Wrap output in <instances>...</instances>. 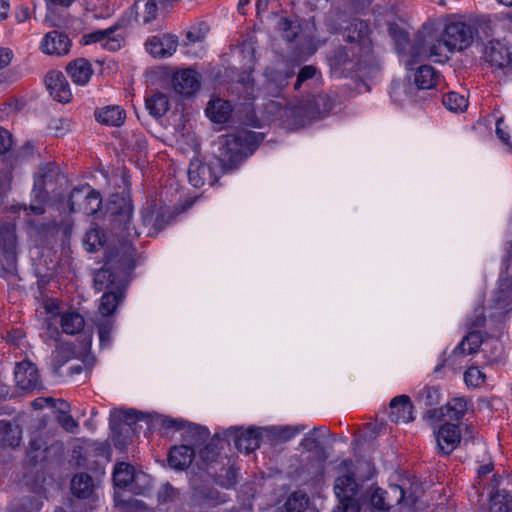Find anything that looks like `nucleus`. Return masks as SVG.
I'll use <instances>...</instances> for the list:
<instances>
[{"mask_svg":"<svg viewBox=\"0 0 512 512\" xmlns=\"http://www.w3.org/2000/svg\"><path fill=\"white\" fill-rule=\"evenodd\" d=\"M72 42L67 34L58 30L46 33L40 43V50L51 56H65L70 52Z\"/></svg>","mask_w":512,"mask_h":512,"instance_id":"9d476101","label":"nucleus"},{"mask_svg":"<svg viewBox=\"0 0 512 512\" xmlns=\"http://www.w3.org/2000/svg\"><path fill=\"white\" fill-rule=\"evenodd\" d=\"M505 126H509V123H505L504 119H498L496 123V134L505 143L509 144L510 135L508 129Z\"/></svg>","mask_w":512,"mask_h":512,"instance_id":"13d9d810","label":"nucleus"},{"mask_svg":"<svg viewBox=\"0 0 512 512\" xmlns=\"http://www.w3.org/2000/svg\"><path fill=\"white\" fill-rule=\"evenodd\" d=\"M172 86L175 92L190 96L200 87V77L193 69H183L174 73Z\"/></svg>","mask_w":512,"mask_h":512,"instance_id":"2eb2a0df","label":"nucleus"},{"mask_svg":"<svg viewBox=\"0 0 512 512\" xmlns=\"http://www.w3.org/2000/svg\"><path fill=\"white\" fill-rule=\"evenodd\" d=\"M93 490V480L85 473L77 474L71 480V491L79 498H87Z\"/></svg>","mask_w":512,"mask_h":512,"instance_id":"2f4dec72","label":"nucleus"},{"mask_svg":"<svg viewBox=\"0 0 512 512\" xmlns=\"http://www.w3.org/2000/svg\"><path fill=\"white\" fill-rule=\"evenodd\" d=\"M193 499L198 503L218 505L226 501V496L212 487L199 485L193 488Z\"/></svg>","mask_w":512,"mask_h":512,"instance_id":"bb28decb","label":"nucleus"},{"mask_svg":"<svg viewBox=\"0 0 512 512\" xmlns=\"http://www.w3.org/2000/svg\"><path fill=\"white\" fill-rule=\"evenodd\" d=\"M334 491L339 500L335 512H360V505L356 499L358 484L353 474L347 473L337 477Z\"/></svg>","mask_w":512,"mask_h":512,"instance_id":"20e7f679","label":"nucleus"},{"mask_svg":"<svg viewBox=\"0 0 512 512\" xmlns=\"http://www.w3.org/2000/svg\"><path fill=\"white\" fill-rule=\"evenodd\" d=\"M388 32L397 46L403 47L408 43V33L397 24H389Z\"/></svg>","mask_w":512,"mask_h":512,"instance_id":"603ef678","label":"nucleus"},{"mask_svg":"<svg viewBox=\"0 0 512 512\" xmlns=\"http://www.w3.org/2000/svg\"><path fill=\"white\" fill-rule=\"evenodd\" d=\"M13 146V136L9 130L0 127V154H5Z\"/></svg>","mask_w":512,"mask_h":512,"instance_id":"6e6d98bb","label":"nucleus"},{"mask_svg":"<svg viewBox=\"0 0 512 512\" xmlns=\"http://www.w3.org/2000/svg\"><path fill=\"white\" fill-rule=\"evenodd\" d=\"M383 494H384V489L379 488V487H371L370 491H369V499H370L371 505L374 508H376L378 510H382V511H387L389 509H388V506L385 505L386 498H384Z\"/></svg>","mask_w":512,"mask_h":512,"instance_id":"8fccbe9b","label":"nucleus"},{"mask_svg":"<svg viewBox=\"0 0 512 512\" xmlns=\"http://www.w3.org/2000/svg\"><path fill=\"white\" fill-rule=\"evenodd\" d=\"M224 474H220L216 477L215 482L225 488L232 487L236 483V473L232 467L224 468Z\"/></svg>","mask_w":512,"mask_h":512,"instance_id":"864d4df0","label":"nucleus"},{"mask_svg":"<svg viewBox=\"0 0 512 512\" xmlns=\"http://www.w3.org/2000/svg\"><path fill=\"white\" fill-rule=\"evenodd\" d=\"M136 250L130 245H122L111 249L106 255V265L111 267L123 281L136 266Z\"/></svg>","mask_w":512,"mask_h":512,"instance_id":"0eeeda50","label":"nucleus"},{"mask_svg":"<svg viewBox=\"0 0 512 512\" xmlns=\"http://www.w3.org/2000/svg\"><path fill=\"white\" fill-rule=\"evenodd\" d=\"M254 140L255 133L248 130L220 136L216 157L222 169L227 171L235 168L246 156V151Z\"/></svg>","mask_w":512,"mask_h":512,"instance_id":"f257e3e1","label":"nucleus"},{"mask_svg":"<svg viewBox=\"0 0 512 512\" xmlns=\"http://www.w3.org/2000/svg\"><path fill=\"white\" fill-rule=\"evenodd\" d=\"M465 383L470 387H479L486 381V375L478 367H470L464 374Z\"/></svg>","mask_w":512,"mask_h":512,"instance_id":"de8ad7c7","label":"nucleus"},{"mask_svg":"<svg viewBox=\"0 0 512 512\" xmlns=\"http://www.w3.org/2000/svg\"><path fill=\"white\" fill-rule=\"evenodd\" d=\"M389 419L395 423H408L414 419L412 403L407 395L394 397L389 405Z\"/></svg>","mask_w":512,"mask_h":512,"instance_id":"6ab92c4d","label":"nucleus"},{"mask_svg":"<svg viewBox=\"0 0 512 512\" xmlns=\"http://www.w3.org/2000/svg\"><path fill=\"white\" fill-rule=\"evenodd\" d=\"M119 296L114 292L105 293L99 305V313L103 317H108L113 314L119 304Z\"/></svg>","mask_w":512,"mask_h":512,"instance_id":"37998d69","label":"nucleus"},{"mask_svg":"<svg viewBox=\"0 0 512 512\" xmlns=\"http://www.w3.org/2000/svg\"><path fill=\"white\" fill-rule=\"evenodd\" d=\"M481 343V336L478 332H471L463 338L461 343L455 348L454 353L469 355L474 353Z\"/></svg>","mask_w":512,"mask_h":512,"instance_id":"4c0bfd02","label":"nucleus"},{"mask_svg":"<svg viewBox=\"0 0 512 512\" xmlns=\"http://www.w3.org/2000/svg\"><path fill=\"white\" fill-rule=\"evenodd\" d=\"M66 71L72 81L81 86L86 85L93 75V68L90 62L85 58H77L68 63Z\"/></svg>","mask_w":512,"mask_h":512,"instance_id":"412c9836","label":"nucleus"},{"mask_svg":"<svg viewBox=\"0 0 512 512\" xmlns=\"http://www.w3.org/2000/svg\"><path fill=\"white\" fill-rule=\"evenodd\" d=\"M62 331L66 334L74 335L80 334L85 342V347H89L92 340V331L85 330V322H57Z\"/></svg>","mask_w":512,"mask_h":512,"instance_id":"f704fd0d","label":"nucleus"},{"mask_svg":"<svg viewBox=\"0 0 512 512\" xmlns=\"http://www.w3.org/2000/svg\"><path fill=\"white\" fill-rule=\"evenodd\" d=\"M442 102L445 107L454 112L464 111L468 106L466 97L457 92H449L445 94Z\"/></svg>","mask_w":512,"mask_h":512,"instance_id":"ea45409f","label":"nucleus"},{"mask_svg":"<svg viewBox=\"0 0 512 512\" xmlns=\"http://www.w3.org/2000/svg\"><path fill=\"white\" fill-rule=\"evenodd\" d=\"M26 222L29 227L38 234L44 233L50 229V225L48 223H36L32 219H27Z\"/></svg>","mask_w":512,"mask_h":512,"instance_id":"e2e57ef3","label":"nucleus"},{"mask_svg":"<svg viewBox=\"0 0 512 512\" xmlns=\"http://www.w3.org/2000/svg\"><path fill=\"white\" fill-rule=\"evenodd\" d=\"M454 50L443 38L442 32H429L422 40L419 55L424 59H429L436 63H445L450 59Z\"/></svg>","mask_w":512,"mask_h":512,"instance_id":"423d86ee","label":"nucleus"},{"mask_svg":"<svg viewBox=\"0 0 512 512\" xmlns=\"http://www.w3.org/2000/svg\"><path fill=\"white\" fill-rule=\"evenodd\" d=\"M416 399L420 404L426 407H432L439 403V389L437 387L426 386L418 393Z\"/></svg>","mask_w":512,"mask_h":512,"instance_id":"79ce46f5","label":"nucleus"},{"mask_svg":"<svg viewBox=\"0 0 512 512\" xmlns=\"http://www.w3.org/2000/svg\"><path fill=\"white\" fill-rule=\"evenodd\" d=\"M22 103L18 99L9 98L0 105V121L3 122L17 114L22 109Z\"/></svg>","mask_w":512,"mask_h":512,"instance_id":"49530a36","label":"nucleus"},{"mask_svg":"<svg viewBox=\"0 0 512 512\" xmlns=\"http://www.w3.org/2000/svg\"><path fill=\"white\" fill-rule=\"evenodd\" d=\"M468 411V402L463 397L451 399L441 408H432L426 412V417L434 422L441 421L444 417L451 420H460Z\"/></svg>","mask_w":512,"mask_h":512,"instance_id":"1a4fd4ad","label":"nucleus"},{"mask_svg":"<svg viewBox=\"0 0 512 512\" xmlns=\"http://www.w3.org/2000/svg\"><path fill=\"white\" fill-rule=\"evenodd\" d=\"M309 497L302 491L292 493L284 503L286 512H304L308 508Z\"/></svg>","mask_w":512,"mask_h":512,"instance_id":"c9c22d12","label":"nucleus"},{"mask_svg":"<svg viewBox=\"0 0 512 512\" xmlns=\"http://www.w3.org/2000/svg\"><path fill=\"white\" fill-rule=\"evenodd\" d=\"M316 72L317 69L312 65H306L302 67L297 75L294 88L298 90L301 87L302 83L309 79H312L316 75Z\"/></svg>","mask_w":512,"mask_h":512,"instance_id":"5fc2aeb1","label":"nucleus"},{"mask_svg":"<svg viewBox=\"0 0 512 512\" xmlns=\"http://www.w3.org/2000/svg\"><path fill=\"white\" fill-rule=\"evenodd\" d=\"M45 83L50 95L54 100L61 103H68L72 99V93L65 75L58 70L47 73Z\"/></svg>","mask_w":512,"mask_h":512,"instance_id":"f8f14e48","label":"nucleus"},{"mask_svg":"<svg viewBox=\"0 0 512 512\" xmlns=\"http://www.w3.org/2000/svg\"><path fill=\"white\" fill-rule=\"evenodd\" d=\"M15 381L23 390L35 389L39 384L37 367L30 361H22L15 368Z\"/></svg>","mask_w":512,"mask_h":512,"instance_id":"f3484780","label":"nucleus"},{"mask_svg":"<svg viewBox=\"0 0 512 512\" xmlns=\"http://www.w3.org/2000/svg\"><path fill=\"white\" fill-rule=\"evenodd\" d=\"M145 106L150 115L160 118L169 110V99L164 93L157 92L146 98Z\"/></svg>","mask_w":512,"mask_h":512,"instance_id":"cd10ccee","label":"nucleus"},{"mask_svg":"<svg viewBox=\"0 0 512 512\" xmlns=\"http://www.w3.org/2000/svg\"><path fill=\"white\" fill-rule=\"evenodd\" d=\"M483 59L490 66L503 68L511 61L508 48L499 40L488 41L483 48Z\"/></svg>","mask_w":512,"mask_h":512,"instance_id":"4468645a","label":"nucleus"},{"mask_svg":"<svg viewBox=\"0 0 512 512\" xmlns=\"http://www.w3.org/2000/svg\"><path fill=\"white\" fill-rule=\"evenodd\" d=\"M102 198L99 192L89 185L74 188L69 196L71 212L93 215L101 208Z\"/></svg>","mask_w":512,"mask_h":512,"instance_id":"39448f33","label":"nucleus"},{"mask_svg":"<svg viewBox=\"0 0 512 512\" xmlns=\"http://www.w3.org/2000/svg\"><path fill=\"white\" fill-rule=\"evenodd\" d=\"M160 424L166 430L180 431V430H183L186 428H188V431L192 430L191 424H189L183 420L174 419V418H170V417H162L160 419Z\"/></svg>","mask_w":512,"mask_h":512,"instance_id":"3c124183","label":"nucleus"},{"mask_svg":"<svg viewBox=\"0 0 512 512\" xmlns=\"http://www.w3.org/2000/svg\"><path fill=\"white\" fill-rule=\"evenodd\" d=\"M50 407L54 408L58 415L67 414L70 411V404L62 399L51 398Z\"/></svg>","mask_w":512,"mask_h":512,"instance_id":"bf43d9fd","label":"nucleus"},{"mask_svg":"<svg viewBox=\"0 0 512 512\" xmlns=\"http://www.w3.org/2000/svg\"><path fill=\"white\" fill-rule=\"evenodd\" d=\"M41 310H43L47 318L50 319L60 317V320H84L82 315L74 311L62 300L54 297H43L37 312Z\"/></svg>","mask_w":512,"mask_h":512,"instance_id":"6e6552de","label":"nucleus"},{"mask_svg":"<svg viewBox=\"0 0 512 512\" xmlns=\"http://www.w3.org/2000/svg\"><path fill=\"white\" fill-rule=\"evenodd\" d=\"M111 327L107 323H103L99 326V338L101 344H108L110 341Z\"/></svg>","mask_w":512,"mask_h":512,"instance_id":"680f3d73","label":"nucleus"},{"mask_svg":"<svg viewBox=\"0 0 512 512\" xmlns=\"http://www.w3.org/2000/svg\"><path fill=\"white\" fill-rule=\"evenodd\" d=\"M16 246V227L11 223L0 224V254L12 253Z\"/></svg>","mask_w":512,"mask_h":512,"instance_id":"c85d7f7f","label":"nucleus"},{"mask_svg":"<svg viewBox=\"0 0 512 512\" xmlns=\"http://www.w3.org/2000/svg\"><path fill=\"white\" fill-rule=\"evenodd\" d=\"M124 201V207L122 209V211L120 212V216H122L126 221H129L131 215H132V205L130 203V201H126L125 199H123Z\"/></svg>","mask_w":512,"mask_h":512,"instance_id":"774afa93","label":"nucleus"},{"mask_svg":"<svg viewBox=\"0 0 512 512\" xmlns=\"http://www.w3.org/2000/svg\"><path fill=\"white\" fill-rule=\"evenodd\" d=\"M113 480L118 487H127L134 480V468L127 463H119L115 466Z\"/></svg>","mask_w":512,"mask_h":512,"instance_id":"72a5a7b5","label":"nucleus"},{"mask_svg":"<svg viewBox=\"0 0 512 512\" xmlns=\"http://www.w3.org/2000/svg\"><path fill=\"white\" fill-rule=\"evenodd\" d=\"M105 242L104 233L98 228L93 227L85 234L84 244L88 252H96L103 247Z\"/></svg>","mask_w":512,"mask_h":512,"instance_id":"e433bc0d","label":"nucleus"},{"mask_svg":"<svg viewBox=\"0 0 512 512\" xmlns=\"http://www.w3.org/2000/svg\"><path fill=\"white\" fill-rule=\"evenodd\" d=\"M194 456L195 450L191 446H175L169 452L168 462L171 467L184 470L192 463Z\"/></svg>","mask_w":512,"mask_h":512,"instance_id":"5701e85b","label":"nucleus"},{"mask_svg":"<svg viewBox=\"0 0 512 512\" xmlns=\"http://www.w3.org/2000/svg\"><path fill=\"white\" fill-rule=\"evenodd\" d=\"M51 397H47V398H44V397H40V398H37L35 399L33 402H32V406L34 409L38 410V409H42L44 408L45 406H49L51 405Z\"/></svg>","mask_w":512,"mask_h":512,"instance_id":"338daca9","label":"nucleus"},{"mask_svg":"<svg viewBox=\"0 0 512 512\" xmlns=\"http://www.w3.org/2000/svg\"><path fill=\"white\" fill-rule=\"evenodd\" d=\"M490 512H512V498L508 494L495 493L490 498Z\"/></svg>","mask_w":512,"mask_h":512,"instance_id":"58836bf2","label":"nucleus"},{"mask_svg":"<svg viewBox=\"0 0 512 512\" xmlns=\"http://www.w3.org/2000/svg\"><path fill=\"white\" fill-rule=\"evenodd\" d=\"M13 59V52L9 48L0 47V70L7 67Z\"/></svg>","mask_w":512,"mask_h":512,"instance_id":"052dcab7","label":"nucleus"},{"mask_svg":"<svg viewBox=\"0 0 512 512\" xmlns=\"http://www.w3.org/2000/svg\"><path fill=\"white\" fill-rule=\"evenodd\" d=\"M228 436L233 438L234 445L239 451L246 453L254 451L260 444V432L255 428H231L228 430Z\"/></svg>","mask_w":512,"mask_h":512,"instance_id":"dca6fc26","label":"nucleus"},{"mask_svg":"<svg viewBox=\"0 0 512 512\" xmlns=\"http://www.w3.org/2000/svg\"><path fill=\"white\" fill-rule=\"evenodd\" d=\"M96 120L107 126L119 127L126 118V112L118 105H108L95 110Z\"/></svg>","mask_w":512,"mask_h":512,"instance_id":"4be33fe9","label":"nucleus"},{"mask_svg":"<svg viewBox=\"0 0 512 512\" xmlns=\"http://www.w3.org/2000/svg\"><path fill=\"white\" fill-rule=\"evenodd\" d=\"M165 0H147L141 17L144 23H150L155 20L158 14L159 6L164 5Z\"/></svg>","mask_w":512,"mask_h":512,"instance_id":"09e8293b","label":"nucleus"},{"mask_svg":"<svg viewBox=\"0 0 512 512\" xmlns=\"http://www.w3.org/2000/svg\"><path fill=\"white\" fill-rule=\"evenodd\" d=\"M116 29L117 28L115 26H113V27H109L107 29L96 30V31L84 34L82 36L80 42L83 45H89L92 43H97V42L107 40L106 45H108L111 41L112 43H111L110 47L114 49L116 46H119V43H117L115 40H113L111 38L112 34L116 31Z\"/></svg>","mask_w":512,"mask_h":512,"instance_id":"473e14b6","label":"nucleus"},{"mask_svg":"<svg viewBox=\"0 0 512 512\" xmlns=\"http://www.w3.org/2000/svg\"><path fill=\"white\" fill-rule=\"evenodd\" d=\"M15 17L19 23L25 22L30 17V11L27 6H19L16 9Z\"/></svg>","mask_w":512,"mask_h":512,"instance_id":"0e129e2a","label":"nucleus"},{"mask_svg":"<svg viewBox=\"0 0 512 512\" xmlns=\"http://www.w3.org/2000/svg\"><path fill=\"white\" fill-rule=\"evenodd\" d=\"M30 448L34 451L45 450L46 443L38 436H35L30 441Z\"/></svg>","mask_w":512,"mask_h":512,"instance_id":"69168bd1","label":"nucleus"},{"mask_svg":"<svg viewBox=\"0 0 512 512\" xmlns=\"http://www.w3.org/2000/svg\"><path fill=\"white\" fill-rule=\"evenodd\" d=\"M490 308L495 310L491 317H504L512 311V281L501 282L491 300Z\"/></svg>","mask_w":512,"mask_h":512,"instance_id":"ddd939ff","label":"nucleus"},{"mask_svg":"<svg viewBox=\"0 0 512 512\" xmlns=\"http://www.w3.org/2000/svg\"><path fill=\"white\" fill-rule=\"evenodd\" d=\"M121 281L122 280L116 275L115 271L109 267V265H106V263L95 273L94 277V285L99 291L110 289L116 283Z\"/></svg>","mask_w":512,"mask_h":512,"instance_id":"c756f323","label":"nucleus"},{"mask_svg":"<svg viewBox=\"0 0 512 512\" xmlns=\"http://www.w3.org/2000/svg\"><path fill=\"white\" fill-rule=\"evenodd\" d=\"M474 34V27L461 16L450 15L444 21L442 36L454 52L469 48L474 41Z\"/></svg>","mask_w":512,"mask_h":512,"instance_id":"f03ea898","label":"nucleus"},{"mask_svg":"<svg viewBox=\"0 0 512 512\" xmlns=\"http://www.w3.org/2000/svg\"><path fill=\"white\" fill-rule=\"evenodd\" d=\"M277 28L282 33V37L289 42L293 41L299 32V27L287 18H280Z\"/></svg>","mask_w":512,"mask_h":512,"instance_id":"a18cd8bd","label":"nucleus"},{"mask_svg":"<svg viewBox=\"0 0 512 512\" xmlns=\"http://www.w3.org/2000/svg\"><path fill=\"white\" fill-rule=\"evenodd\" d=\"M306 427L302 425L297 426H274L268 428L267 436L273 445H280L288 442L296 435L301 433Z\"/></svg>","mask_w":512,"mask_h":512,"instance_id":"b1692460","label":"nucleus"},{"mask_svg":"<svg viewBox=\"0 0 512 512\" xmlns=\"http://www.w3.org/2000/svg\"><path fill=\"white\" fill-rule=\"evenodd\" d=\"M208 32L209 27L204 22L191 26L189 30L186 32V44H195L203 41Z\"/></svg>","mask_w":512,"mask_h":512,"instance_id":"c03bdc74","label":"nucleus"},{"mask_svg":"<svg viewBox=\"0 0 512 512\" xmlns=\"http://www.w3.org/2000/svg\"><path fill=\"white\" fill-rule=\"evenodd\" d=\"M232 112L231 104L221 98L212 99L206 107V115L216 123L226 122Z\"/></svg>","mask_w":512,"mask_h":512,"instance_id":"393cba45","label":"nucleus"},{"mask_svg":"<svg viewBox=\"0 0 512 512\" xmlns=\"http://www.w3.org/2000/svg\"><path fill=\"white\" fill-rule=\"evenodd\" d=\"M188 179L190 184L196 188H200L206 183L213 184L215 181L210 166L198 159H194L190 162L188 168Z\"/></svg>","mask_w":512,"mask_h":512,"instance_id":"aec40b11","label":"nucleus"},{"mask_svg":"<svg viewBox=\"0 0 512 512\" xmlns=\"http://www.w3.org/2000/svg\"><path fill=\"white\" fill-rule=\"evenodd\" d=\"M436 439L440 451L445 455L450 454L460 443L459 427L452 423H445L437 432Z\"/></svg>","mask_w":512,"mask_h":512,"instance_id":"a211bd4d","label":"nucleus"},{"mask_svg":"<svg viewBox=\"0 0 512 512\" xmlns=\"http://www.w3.org/2000/svg\"><path fill=\"white\" fill-rule=\"evenodd\" d=\"M383 495L384 498H386L385 505L388 506V509H391L401 504L414 503L412 495L409 494L408 496H406L405 487L403 485L391 484L388 486L387 489H384Z\"/></svg>","mask_w":512,"mask_h":512,"instance_id":"a878e982","label":"nucleus"},{"mask_svg":"<svg viewBox=\"0 0 512 512\" xmlns=\"http://www.w3.org/2000/svg\"><path fill=\"white\" fill-rule=\"evenodd\" d=\"M57 175V167L51 164L45 165L39 169L33 190L35 193V199L29 206H23L26 216H30L31 214L42 215L45 213V206L49 199V193L45 190V186Z\"/></svg>","mask_w":512,"mask_h":512,"instance_id":"7ed1b4c3","label":"nucleus"},{"mask_svg":"<svg viewBox=\"0 0 512 512\" xmlns=\"http://www.w3.org/2000/svg\"><path fill=\"white\" fill-rule=\"evenodd\" d=\"M438 73L429 65L420 66L415 73V84L419 89H431L438 81Z\"/></svg>","mask_w":512,"mask_h":512,"instance_id":"7c9ffc66","label":"nucleus"},{"mask_svg":"<svg viewBox=\"0 0 512 512\" xmlns=\"http://www.w3.org/2000/svg\"><path fill=\"white\" fill-rule=\"evenodd\" d=\"M326 433V429L322 428H313L310 432H308L304 438L302 439L300 445L307 451H313L320 447L321 444V436H324Z\"/></svg>","mask_w":512,"mask_h":512,"instance_id":"a19ab883","label":"nucleus"},{"mask_svg":"<svg viewBox=\"0 0 512 512\" xmlns=\"http://www.w3.org/2000/svg\"><path fill=\"white\" fill-rule=\"evenodd\" d=\"M145 47L147 52L153 57L167 58L176 52L178 38L171 34L155 35L147 39Z\"/></svg>","mask_w":512,"mask_h":512,"instance_id":"9b49d317","label":"nucleus"},{"mask_svg":"<svg viewBox=\"0 0 512 512\" xmlns=\"http://www.w3.org/2000/svg\"><path fill=\"white\" fill-rule=\"evenodd\" d=\"M57 422L67 431L73 433L78 428V422L67 413L63 415H57Z\"/></svg>","mask_w":512,"mask_h":512,"instance_id":"4d7b16f0","label":"nucleus"}]
</instances>
